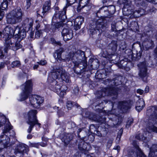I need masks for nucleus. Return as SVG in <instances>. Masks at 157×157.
I'll return each mask as SVG.
<instances>
[{
    "label": "nucleus",
    "mask_w": 157,
    "mask_h": 157,
    "mask_svg": "<svg viewBox=\"0 0 157 157\" xmlns=\"http://www.w3.org/2000/svg\"><path fill=\"white\" fill-rule=\"evenodd\" d=\"M48 82L50 83V89L55 92H59L60 90L61 82L63 81L69 82L70 81L68 74L61 67L54 68L51 76L48 78Z\"/></svg>",
    "instance_id": "1"
},
{
    "label": "nucleus",
    "mask_w": 157,
    "mask_h": 157,
    "mask_svg": "<svg viewBox=\"0 0 157 157\" xmlns=\"http://www.w3.org/2000/svg\"><path fill=\"white\" fill-rule=\"evenodd\" d=\"M19 30V27L6 26L3 31V38H5V48L4 50L6 52L8 49H12L13 51H16L21 47V45L20 44L16 43H13L10 38L13 35L17 33Z\"/></svg>",
    "instance_id": "2"
},
{
    "label": "nucleus",
    "mask_w": 157,
    "mask_h": 157,
    "mask_svg": "<svg viewBox=\"0 0 157 157\" xmlns=\"http://www.w3.org/2000/svg\"><path fill=\"white\" fill-rule=\"evenodd\" d=\"M23 12L20 8H17L13 10L7 16L8 23L15 24L20 22L22 20Z\"/></svg>",
    "instance_id": "3"
},
{
    "label": "nucleus",
    "mask_w": 157,
    "mask_h": 157,
    "mask_svg": "<svg viewBox=\"0 0 157 157\" xmlns=\"http://www.w3.org/2000/svg\"><path fill=\"white\" fill-rule=\"evenodd\" d=\"M73 58V62L75 66L77 67L82 63L84 67L87 65L86 57L85 56L84 52L80 50L77 51V53L75 55Z\"/></svg>",
    "instance_id": "4"
},
{
    "label": "nucleus",
    "mask_w": 157,
    "mask_h": 157,
    "mask_svg": "<svg viewBox=\"0 0 157 157\" xmlns=\"http://www.w3.org/2000/svg\"><path fill=\"white\" fill-rule=\"evenodd\" d=\"M33 88V83L31 80H28L21 86V89L23 92H26V94L25 95L24 98H23L22 96L24 94H22L20 96L19 100L23 101L28 98L29 93L31 91Z\"/></svg>",
    "instance_id": "5"
},
{
    "label": "nucleus",
    "mask_w": 157,
    "mask_h": 157,
    "mask_svg": "<svg viewBox=\"0 0 157 157\" xmlns=\"http://www.w3.org/2000/svg\"><path fill=\"white\" fill-rule=\"evenodd\" d=\"M30 103L34 107L38 108L42 104L44 99L43 98L39 96L34 95H32L29 98Z\"/></svg>",
    "instance_id": "6"
},
{
    "label": "nucleus",
    "mask_w": 157,
    "mask_h": 157,
    "mask_svg": "<svg viewBox=\"0 0 157 157\" xmlns=\"http://www.w3.org/2000/svg\"><path fill=\"white\" fill-rule=\"evenodd\" d=\"M139 67L138 75L144 81L146 82L147 77V67L144 63H141L138 65Z\"/></svg>",
    "instance_id": "7"
},
{
    "label": "nucleus",
    "mask_w": 157,
    "mask_h": 157,
    "mask_svg": "<svg viewBox=\"0 0 157 157\" xmlns=\"http://www.w3.org/2000/svg\"><path fill=\"white\" fill-rule=\"evenodd\" d=\"M37 113V111L35 110H31L28 113L27 122L30 123H34L37 124V125L40 127V124L38 122V121L37 119L36 114Z\"/></svg>",
    "instance_id": "8"
},
{
    "label": "nucleus",
    "mask_w": 157,
    "mask_h": 157,
    "mask_svg": "<svg viewBox=\"0 0 157 157\" xmlns=\"http://www.w3.org/2000/svg\"><path fill=\"white\" fill-rule=\"evenodd\" d=\"M7 122L8 126H5L3 130V132L4 133H6L12 129V126L10 125V124H9V122L8 120L7 119L6 117L4 116L0 115V127L3 125L5 123Z\"/></svg>",
    "instance_id": "9"
},
{
    "label": "nucleus",
    "mask_w": 157,
    "mask_h": 157,
    "mask_svg": "<svg viewBox=\"0 0 157 157\" xmlns=\"http://www.w3.org/2000/svg\"><path fill=\"white\" fill-rule=\"evenodd\" d=\"M67 7V6L63 8V11H59L58 14L56 15V16H58L59 19L61 20L62 22L56 23L55 25L56 28H58L63 26L62 22L64 21V20L67 18L66 15Z\"/></svg>",
    "instance_id": "10"
},
{
    "label": "nucleus",
    "mask_w": 157,
    "mask_h": 157,
    "mask_svg": "<svg viewBox=\"0 0 157 157\" xmlns=\"http://www.w3.org/2000/svg\"><path fill=\"white\" fill-rule=\"evenodd\" d=\"M62 34L65 41L71 39L73 36L72 31L69 28L64 29L62 31Z\"/></svg>",
    "instance_id": "11"
},
{
    "label": "nucleus",
    "mask_w": 157,
    "mask_h": 157,
    "mask_svg": "<svg viewBox=\"0 0 157 157\" xmlns=\"http://www.w3.org/2000/svg\"><path fill=\"white\" fill-rule=\"evenodd\" d=\"M10 138L4 135L0 136V149L6 147L10 145Z\"/></svg>",
    "instance_id": "12"
},
{
    "label": "nucleus",
    "mask_w": 157,
    "mask_h": 157,
    "mask_svg": "<svg viewBox=\"0 0 157 157\" xmlns=\"http://www.w3.org/2000/svg\"><path fill=\"white\" fill-rule=\"evenodd\" d=\"M33 20L32 18H27L24 21L22 25L23 29L27 32L32 29Z\"/></svg>",
    "instance_id": "13"
},
{
    "label": "nucleus",
    "mask_w": 157,
    "mask_h": 157,
    "mask_svg": "<svg viewBox=\"0 0 157 157\" xmlns=\"http://www.w3.org/2000/svg\"><path fill=\"white\" fill-rule=\"evenodd\" d=\"M28 151L27 146L23 144H19L17 145L15 150L16 153H23Z\"/></svg>",
    "instance_id": "14"
},
{
    "label": "nucleus",
    "mask_w": 157,
    "mask_h": 157,
    "mask_svg": "<svg viewBox=\"0 0 157 157\" xmlns=\"http://www.w3.org/2000/svg\"><path fill=\"white\" fill-rule=\"evenodd\" d=\"M84 21V18L82 16L76 17L74 20V29L78 30L80 28V26Z\"/></svg>",
    "instance_id": "15"
},
{
    "label": "nucleus",
    "mask_w": 157,
    "mask_h": 157,
    "mask_svg": "<svg viewBox=\"0 0 157 157\" xmlns=\"http://www.w3.org/2000/svg\"><path fill=\"white\" fill-rule=\"evenodd\" d=\"M127 103L126 102H120L118 103V105H117V104L114 102V103L113 104V108H115L116 107H117L118 109H124L125 110L128 109Z\"/></svg>",
    "instance_id": "16"
},
{
    "label": "nucleus",
    "mask_w": 157,
    "mask_h": 157,
    "mask_svg": "<svg viewBox=\"0 0 157 157\" xmlns=\"http://www.w3.org/2000/svg\"><path fill=\"white\" fill-rule=\"evenodd\" d=\"M63 51L62 49L57 50L54 55L55 59L60 63L64 62V59H62L61 57V54Z\"/></svg>",
    "instance_id": "17"
},
{
    "label": "nucleus",
    "mask_w": 157,
    "mask_h": 157,
    "mask_svg": "<svg viewBox=\"0 0 157 157\" xmlns=\"http://www.w3.org/2000/svg\"><path fill=\"white\" fill-rule=\"evenodd\" d=\"M149 157H157V145H153L150 148Z\"/></svg>",
    "instance_id": "18"
},
{
    "label": "nucleus",
    "mask_w": 157,
    "mask_h": 157,
    "mask_svg": "<svg viewBox=\"0 0 157 157\" xmlns=\"http://www.w3.org/2000/svg\"><path fill=\"white\" fill-rule=\"evenodd\" d=\"M145 106L144 101L143 99H139L136 102V108L139 112L142 110Z\"/></svg>",
    "instance_id": "19"
},
{
    "label": "nucleus",
    "mask_w": 157,
    "mask_h": 157,
    "mask_svg": "<svg viewBox=\"0 0 157 157\" xmlns=\"http://www.w3.org/2000/svg\"><path fill=\"white\" fill-rule=\"evenodd\" d=\"M26 31L25 29H23L20 30V28L19 27V30L17 33L15 34V36H16V37H18V38L20 39H23L25 38L26 35Z\"/></svg>",
    "instance_id": "20"
},
{
    "label": "nucleus",
    "mask_w": 157,
    "mask_h": 157,
    "mask_svg": "<svg viewBox=\"0 0 157 157\" xmlns=\"http://www.w3.org/2000/svg\"><path fill=\"white\" fill-rule=\"evenodd\" d=\"M109 90L105 89H103L102 90L98 91L96 93V96L98 98H101L106 95H108V94Z\"/></svg>",
    "instance_id": "21"
},
{
    "label": "nucleus",
    "mask_w": 157,
    "mask_h": 157,
    "mask_svg": "<svg viewBox=\"0 0 157 157\" xmlns=\"http://www.w3.org/2000/svg\"><path fill=\"white\" fill-rule=\"evenodd\" d=\"M73 138L72 135L71 134H67L63 136L62 140L65 144H67Z\"/></svg>",
    "instance_id": "22"
},
{
    "label": "nucleus",
    "mask_w": 157,
    "mask_h": 157,
    "mask_svg": "<svg viewBox=\"0 0 157 157\" xmlns=\"http://www.w3.org/2000/svg\"><path fill=\"white\" fill-rule=\"evenodd\" d=\"M51 3L49 1H46L44 4L43 8L42 13H45L48 11L50 9Z\"/></svg>",
    "instance_id": "23"
},
{
    "label": "nucleus",
    "mask_w": 157,
    "mask_h": 157,
    "mask_svg": "<svg viewBox=\"0 0 157 157\" xmlns=\"http://www.w3.org/2000/svg\"><path fill=\"white\" fill-rule=\"evenodd\" d=\"M157 108L155 107H152L147 110V113L148 114L151 113L152 116L156 117H157Z\"/></svg>",
    "instance_id": "24"
},
{
    "label": "nucleus",
    "mask_w": 157,
    "mask_h": 157,
    "mask_svg": "<svg viewBox=\"0 0 157 157\" xmlns=\"http://www.w3.org/2000/svg\"><path fill=\"white\" fill-rule=\"evenodd\" d=\"M117 46V42L115 41H112L109 44V48L112 50L113 52H114L116 51Z\"/></svg>",
    "instance_id": "25"
},
{
    "label": "nucleus",
    "mask_w": 157,
    "mask_h": 157,
    "mask_svg": "<svg viewBox=\"0 0 157 157\" xmlns=\"http://www.w3.org/2000/svg\"><path fill=\"white\" fill-rule=\"evenodd\" d=\"M77 53V52L75 53L73 52H71L69 54L66 56V57L64 59V62L69 61L71 59L73 61V56H74Z\"/></svg>",
    "instance_id": "26"
},
{
    "label": "nucleus",
    "mask_w": 157,
    "mask_h": 157,
    "mask_svg": "<svg viewBox=\"0 0 157 157\" xmlns=\"http://www.w3.org/2000/svg\"><path fill=\"white\" fill-rule=\"evenodd\" d=\"M8 2L7 0H3L0 6V10H5L7 8Z\"/></svg>",
    "instance_id": "27"
},
{
    "label": "nucleus",
    "mask_w": 157,
    "mask_h": 157,
    "mask_svg": "<svg viewBox=\"0 0 157 157\" xmlns=\"http://www.w3.org/2000/svg\"><path fill=\"white\" fill-rule=\"evenodd\" d=\"M144 10L143 9H140L138 10H135L133 13V15L134 16L137 17H139L142 15L143 14V13H141V12H143Z\"/></svg>",
    "instance_id": "28"
},
{
    "label": "nucleus",
    "mask_w": 157,
    "mask_h": 157,
    "mask_svg": "<svg viewBox=\"0 0 157 157\" xmlns=\"http://www.w3.org/2000/svg\"><path fill=\"white\" fill-rule=\"evenodd\" d=\"M89 1V0H80L79 2L80 6L83 8L88 3Z\"/></svg>",
    "instance_id": "29"
},
{
    "label": "nucleus",
    "mask_w": 157,
    "mask_h": 157,
    "mask_svg": "<svg viewBox=\"0 0 157 157\" xmlns=\"http://www.w3.org/2000/svg\"><path fill=\"white\" fill-rule=\"evenodd\" d=\"M27 123L28 124L30 125L27 131L29 133H30L34 125L35 124H37L34 123H31L30 122H27Z\"/></svg>",
    "instance_id": "30"
},
{
    "label": "nucleus",
    "mask_w": 157,
    "mask_h": 157,
    "mask_svg": "<svg viewBox=\"0 0 157 157\" xmlns=\"http://www.w3.org/2000/svg\"><path fill=\"white\" fill-rule=\"evenodd\" d=\"M43 30L40 29V30H37L35 33V36L37 38H39L41 36L43 33Z\"/></svg>",
    "instance_id": "31"
},
{
    "label": "nucleus",
    "mask_w": 157,
    "mask_h": 157,
    "mask_svg": "<svg viewBox=\"0 0 157 157\" xmlns=\"http://www.w3.org/2000/svg\"><path fill=\"white\" fill-rule=\"evenodd\" d=\"M136 137V139L139 140H144L146 139V137L141 134H139L137 135Z\"/></svg>",
    "instance_id": "32"
},
{
    "label": "nucleus",
    "mask_w": 157,
    "mask_h": 157,
    "mask_svg": "<svg viewBox=\"0 0 157 157\" xmlns=\"http://www.w3.org/2000/svg\"><path fill=\"white\" fill-rule=\"evenodd\" d=\"M67 106L68 109H70L73 106L72 102L70 101H68L67 103Z\"/></svg>",
    "instance_id": "33"
},
{
    "label": "nucleus",
    "mask_w": 157,
    "mask_h": 157,
    "mask_svg": "<svg viewBox=\"0 0 157 157\" xmlns=\"http://www.w3.org/2000/svg\"><path fill=\"white\" fill-rule=\"evenodd\" d=\"M12 65L13 66V67H19L20 65V62L19 61L13 62L12 63Z\"/></svg>",
    "instance_id": "34"
},
{
    "label": "nucleus",
    "mask_w": 157,
    "mask_h": 157,
    "mask_svg": "<svg viewBox=\"0 0 157 157\" xmlns=\"http://www.w3.org/2000/svg\"><path fill=\"white\" fill-rule=\"evenodd\" d=\"M111 96H114V97H113V98L116 99L117 98V92L115 90L112 91L111 94Z\"/></svg>",
    "instance_id": "35"
},
{
    "label": "nucleus",
    "mask_w": 157,
    "mask_h": 157,
    "mask_svg": "<svg viewBox=\"0 0 157 157\" xmlns=\"http://www.w3.org/2000/svg\"><path fill=\"white\" fill-rule=\"evenodd\" d=\"M133 122V119L131 118H130L127 122L126 124V127H128L130 126L131 124Z\"/></svg>",
    "instance_id": "36"
},
{
    "label": "nucleus",
    "mask_w": 157,
    "mask_h": 157,
    "mask_svg": "<svg viewBox=\"0 0 157 157\" xmlns=\"http://www.w3.org/2000/svg\"><path fill=\"white\" fill-rule=\"evenodd\" d=\"M83 143H81L78 145V147L79 150H82V149H85L86 148V147H85L84 146H83Z\"/></svg>",
    "instance_id": "37"
},
{
    "label": "nucleus",
    "mask_w": 157,
    "mask_h": 157,
    "mask_svg": "<svg viewBox=\"0 0 157 157\" xmlns=\"http://www.w3.org/2000/svg\"><path fill=\"white\" fill-rule=\"evenodd\" d=\"M37 63L40 65H44L47 63V62L45 60H42L39 62H37Z\"/></svg>",
    "instance_id": "38"
},
{
    "label": "nucleus",
    "mask_w": 157,
    "mask_h": 157,
    "mask_svg": "<svg viewBox=\"0 0 157 157\" xmlns=\"http://www.w3.org/2000/svg\"><path fill=\"white\" fill-rule=\"evenodd\" d=\"M4 12L0 10V21L3 18L4 15Z\"/></svg>",
    "instance_id": "39"
},
{
    "label": "nucleus",
    "mask_w": 157,
    "mask_h": 157,
    "mask_svg": "<svg viewBox=\"0 0 157 157\" xmlns=\"http://www.w3.org/2000/svg\"><path fill=\"white\" fill-rule=\"evenodd\" d=\"M122 132H123V130L121 129L119 131V132H118V134L117 135V139L118 138L119 140L120 139L121 137V136L122 135Z\"/></svg>",
    "instance_id": "40"
},
{
    "label": "nucleus",
    "mask_w": 157,
    "mask_h": 157,
    "mask_svg": "<svg viewBox=\"0 0 157 157\" xmlns=\"http://www.w3.org/2000/svg\"><path fill=\"white\" fill-rule=\"evenodd\" d=\"M101 28H103L101 24H97L95 29H96L97 30H101Z\"/></svg>",
    "instance_id": "41"
},
{
    "label": "nucleus",
    "mask_w": 157,
    "mask_h": 157,
    "mask_svg": "<svg viewBox=\"0 0 157 157\" xmlns=\"http://www.w3.org/2000/svg\"><path fill=\"white\" fill-rule=\"evenodd\" d=\"M151 131L157 133V127L153 126L151 128Z\"/></svg>",
    "instance_id": "42"
},
{
    "label": "nucleus",
    "mask_w": 157,
    "mask_h": 157,
    "mask_svg": "<svg viewBox=\"0 0 157 157\" xmlns=\"http://www.w3.org/2000/svg\"><path fill=\"white\" fill-rule=\"evenodd\" d=\"M113 83H114V85L116 86H117L119 84H120L122 82L121 81H120L118 82H117V79H116L114 81Z\"/></svg>",
    "instance_id": "43"
},
{
    "label": "nucleus",
    "mask_w": 157,
    "mask_h": 157,
    "mask_svg": "<svg viewBox=\"0 0 157 157\" xmlns=\"http://www.w3.org/2000/svg\"><path fill=\"white\" fill-rule=\"evenodd\" d=\"M30 0H27L26 1V7L27 9H28V8L30 7L31 5V3L30 2Z\"/></svg>",
    "instance_id": "44"
},
{
    "label": "nucleus",
    "mask_w": 157,
    "mask_h": 157,
    "mask_svg": "<svg viewBox=\"0 0 157 157\" xmlns=\"http://www.w3.org/2000/svg\"><path fill=\"white\" fill-rule=\"evenodd\" d=\"M137 93L139 94H140L141 95L143 94L144 91L142 90L139 89L137 90Z\"/></svg>",
    "instance_id": "45"
},
{
    "label": "nucleus",
    "mask_w": 157,
    "mask_h": 157,
    "mask_svg": "<svg viewBox=\"0 0 157 157\" xmlns=\"http://www.w3.org/2000/svg\"><path fill=\"white\" fill-rule=\"evenodd\" d=\"M30 146L32 147H35L38 148V145L37 144H32L30 145Z\"/></svg>",
    "instance_id": "46"
},
{
    "label": "nucleus",
    "mask_w": 157,
    "mask_h": 157,
    "mask_svg": "<svg viewBox=\"0 0 157 157\" xmlns=\"http://www.w3.org/2000/svg\"><path fill=\"white\" fill-rule=\"evenodd\" d=\"M58 113L59 114V115L60 116L63 115L64 113V112L63 111H62L61 110L59 111L58 112Z\"/></svg>",
    "instance_id": "47"
},
{
    "label": "nucleus",
    "mask_w": 157,
    "mask_h": 157,
    "mask_svg": "<svg viewBox=\"0 0 157 157\" xmlns=\"http://www.w3.org/2000/svg\"><path fill=\"white\" fill-rule=\"evenodd\" d=\"M5 66L4 63L3 62H1L0 63V69L3 68Z\"/></svg>",
    "instance_id": "48"
},
{
    "label": "nucleus",
    "mask_w": 157,
    "mask_h": 157,
    "mask_svg": "<svg viewBox=\"0 0 157 157\" xmlns=\"http://www.w3.org/2000/svg\"><path fill=\"white\" fill-rule=\"evenodd\" d=\"M24 94V95H23V96H22V98H24L25 96V94H26V92H23V91L22 90V93L20 95V96H19V98L18 99V100L19 101H20V100H19V99H20V96H21V95L22 94Z\"/></svg>",
    "instance_id": "49"
},
{
    "label": "nucleus",
    "mask_w": 157,
    "mask_h": 157,
    "mask_svg": "<svg viewBox=\"0 0 157 157\" xmlns=\"http://www.w3.org/2000/svg\"><path fill=\"white\" fill-rule=\"evenodd\" d=\"M96 31V29H95L93 30V29H91L90 31V32L92 34H94L95 33V32Z\"/></svg>",
    "instance_id": "50"
},
{
    "label": "nucleus",
    "mask_w": 157,
    "mask_h": 157,
    "mask_svg": "<svg viewBox=\"0 0 157 157\" xmlns=\"http://www.w3.org/2000/svg\"><path fill=\"white\" fill-rule=\"evenodd\" d=\"M66 94L65 92H62L61 91V92L60 93V95L61 96H63L64 94Z\"/></svg>",
    "instance_id": "51"
},
{
    "label": "nucleus",
    "mask_w": 157,
    "mask_h": 157,
    "mask_svg": "<svg viewBox=\"0 0 157 157\" xmlns=\"http://www.w3.org/2000/svg\"><path fill=\"white\" fill-rule=\"evenodd\" d=\"M2 35H3V33H2L0 31V39L2 40V39H3L4 40H5V38H3V37H2Z\"/></svg>",
    "instance_id": "52"
},
{
    "label": "nucleus",
    "mask_w": 157,
    "mask_h": 157,
    "mask_svg": "<svg viewBox=\"0 0 157 157\" xmlns=\"http://www.w3.org/2000/svg\"><path fill=\"white\" fill-rule=\"evenodd\" d=\"M40 145L42 147H45L47 145L46 143H42L40 144Z\"/></svg>",
    "instance_id": "53"
},
{
    "label": "nucleus",
    "mask_w": 157,
    "mask_h": 157,
    "mask_svg": "<svg viewBox=\"0 0 157 157\" xmlns=\"http://www.w3.org/2000/svg\"><path fill=\"white\" fill-rule=\"evenodd\" d=\"M40 27V25L39 24H38L36 26V30H40V29H39V28Z\"/></svg>",
    "instance_id": "54"
},
{
    "label": "nucleus",
    "mask_w": 157,
    "mask_h": 157,
    "mask_svg": "<svg viewBox=\"0 0 157 157\" xmlns=\"http://www.w3.org/2000/svg\"><path fill=\"white\" fill-rule=\"evenodd\" d=\"M110 8H112L113 9V10L114 11H115V8L113 6H111L109 8V10L110 9Z\"/></svg>",
    "instance_id": "55"
},
{
    "label": "nucleus",
    "mask_w": 157,
    "mask_h": 157,
    "mask_svg": "<svg viewBox=\"0 0 157 157\" xmlns=\"http://www.w3.org/2000/svg\"><path fill=\"white\" fill-rule=\"evenodd\" d=\"M38 65H35L33 67V69H36L38 67Z\"/></svg>",
    "instance_id": "56"
},
{
    "label": "nucleus",
    "mask_w": 157,
    "mask_h": 157,
    "mask_svg": "<svg viewBox=\"0 0 157 157\" xmlns=\"http://www.w3.org/2000/svg\"><path fill=\"white\" fill-rule=\"evenodd\" d=\"M27 137L28 139H31L32 138V136L31 134H29L27 136Z\"/></svg>",
    "instance_id": "57"
},
{
    "label": "nucleus",
    "mask_w": 157,
    "mask_h": 157,
    "mask_svg": "<svg viewBox=\"0 0 157 157\" xmlns=\"http://www.w3.org/2000/svg\"><path fill=\"white\" fill-rule=\"evenodd\" d=\"M55 42L56 44H57L58 45H59L60 46L61 45V44L60 42H59V41L56 42V41Z\"/></svg>",
    "instance_id": "58"
},
{
    "label": "nucleus",
    "mask_w": 157,
    "mask_h": 157,
    "mask_svg": "<svg viewBox=\"0 0 157 157\" xmlns=\"http://www.w3.org/2000/svg\"><path fill=\"white\" fill-rule=\"evenodd\" d=\"M34 33L32 32H31L30 33V36L31 37H32L33 36Z\"/></svg>",
    "instance_id": "59"
},
{
    "label": "nucleus",
    "mask_w": 157,
    "mask_h": 157,
    "mask_svg": "<svg viewBox=\"0 0 157 157\" xmlns=\"http://www.w3.org/2000/svg\"><path fill=\"white\" fill-rule=\"evenodd\" d=\"M81 128H79V129H78V132H81Z\"/></svg>",
    "instance_id": "60"
},
{
    "label": "nucleus",
    "mask_w": 157,
    "mask_h": 157,
    "mask_svg": "<svg viewBox=\"0 0 157 157\" xmlns=\"http://www.w3.org/2000/svg\"><path fill=\"white\" fill-rule=\"evenodd\" d=\"M42 140H45V141H46L45 140H44V137L42 138Z\"/></svg>",
    "instance_id": "61"
},
{
    "label": "nucleus",
    "mask_w": 157,
    "mask_h": 157,
    "mask_svg": "<svg viewBox=\"0 0 157 157\" xmlns=\"http://www.w3.org/2000/svg\"><path fill=\"white\" fill-rule=\"evenodd\" d=\"M118 147H118V146H117L116 147V148H115V149H117L118 148Z\"/></svg>",
    "instance_id": "62"
},
{
    "label": "nucleus",
    "mask_w": 157,
    "mask_h": 157,
    "mask_svg": "<svg viewBox=\"0 0 157 157\" xmlns=\"http://www.w3.org/2000/svg\"><path fill=\"white\" fill-rule=\"evenodd\" d=\"M118 124V123H115V124Z\"/></svg>",
    "instance_id": "63"
},
{
    "label": "nucleus",
    "mask_w": 157,
    "mask_h": 157,
    "mask_svg": "<svg viewBox=\"0 0 157 157\" xmlns=\"http://www.w3.org/2000/svg\"><path fill=\"white\" fill-rule=\"evenodd\" d=\"M91 126H94L93 125H91Z\"/></svg>",
    "instance_id": "64"
}]
</instances>
